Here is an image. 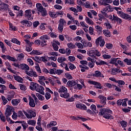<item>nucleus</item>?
<instances>
[{
    "mask_svg": "<svg viewBox=\"0 0 131 131\" xmlns=\"http://www.w3.org/2000/svg\"><path fill=\"white\" fill-rule=\"evenodd\" d=\"M30 55H41V53L38 50H33L31 53Z\"/></svg>",
    "mask_w": 131,
    "mask_h": 131,
    "instance_id": "nucleus-28",
    "label": "nucleus"
},
{
    "mask_svg": "<svg viewBox=\"0 0 131 131\" xmlns=\"http://www.w3.org/2000/svg\"><path fill=\"white\" fill-rule=\"evenodd\" d=\"M98 99H100V104H104V105H106V101H107V98L102 95H100L98 96Z\"/></svg>",
    "mask_w": 131,
    "mask_h": 131,
    "instance_id": "nucleus-11",
    "label": "nucleus"
},
{
    "mask_svg": "<svg viewBox=\"0 0 131 131\" xmlns=\"http://www.w3.org/2000/svg\"><path fill=\"white\" fill-rule=\"evenodd\" d=\"M24 59V54L23 53L19 54L17 56V60L21 61Z\"/></svg>",
    "mask_w": 131,
    "mask_h": 131,
    "instance_id": "nucleus-37",
    "label": "nucleus"
},
{
    "mask_svg": "<svg viewBox=\"0 0 131 131\" xmlns=\"http://www.w3.org/2000/svg\"><path fill=\"white\" fill-rule=\"evenodd\" d=\"M12 118L15 120V119H17V118H18V114H17V113L14 112L13 113V115L12 116Z\"/></svg>",
    "mask_w": 131,
    "mask_h": 131,
    "instance_id": "nucleus-53",
    "label": "nucleus"
},
{
    "mask_svg": "<svg viewBox=\"0 0 131 131\" xmlns=\"http://www.w3.org/2000/svg\"><path fill=\"white\" fill-rule=\"evenodd\" d=\"M89 33L91 35H93V34H94V28L92 27L89 28Z\"/></svg>",
    "mask_w": 131,
    "mask_h": 131,
    "instance_id": "nucleus-64",
    "label": "nucleus"
},
{
    "mask_svg": "<svg viewBox=\"0 0 131 131\" xmlns=\"http://www.w3.org/2000/svg\"><path fill=\"white\" fill-rule=\"evenodd\" d=\"M8 10H9V5L5 3H2V5L0 6L1 12H7Z\"/></svg>",
    "mask_w": 131,
    "mask_h": 131,
    "instance_id": "nucleus-8",
    "label": "nucleus"
},
{
    "mask_svg": "<svg viewBox=\"0 0 131 131\" xmlns=\"http://www.w3.org/2000/svg\"><path fill=\"white\" fill-rule=\"evenodd\" d=\"M103 33L106 37H110V36H111V33H110V31L107 30H103Z\"/></svg>",
    "mask_w": 131,
    "mask_h": 131,
    "instance_id": "nucleus-23",
    "label": "nucleus"
},
{
    "mask_svg": "<svg viewBox=\"0 0 131 131\" xmlns=\"http://www.w3.org/2000/svg\"><path fill=\"white\" fill-rule=\"evenodd\" d=\"M32 59H33V60H34L35 62H38V63H39V62H40V57H38V56L33 57H32Z\"/></svg>",
    "mask_w": 131,
    "mask_h": 131,
    "instance_id": "nucleus-43",
    "label": "nucleus"
},
{
    "mask_svg": "<svg viewBox=\"0 0 131 131\" xmlns=\"http://www.w3.org/2000/svg\"><path fill=\"white\" fill-rule=\"evenodd\" d=\"M25 41L26 42L27 45L29 46V47H31L32 45H33V42H30L28 39H25Z\"/></svg>",
    "mask_w": 131,
    "mask_h": 131,
    "instance_id": "nucleus-51",
    "label": "nucleus"
},
{
    "mask_svg": "<svg viewBox=\"0 0 131 131\" xmlns=\"http://www.w3.org/2000/svg\"><path fill=\"white\" fill-rule=\"evenodd\" d=\"M67 59L65 57H58L57 61L58 63H63V62L66 61Z\"/></svg>",
    "mask_w": 131,
    "mask_h": 131,
    "instance_id": "nucleus-35",
    "label": "nucleus"
},
{
    "mask_svg": "<svg viewBox=\"0 0 131 131\" xmlns=\"http://www.w3.org/2000/svg\"><path fill=\"white\" fill-rule=\"evenodd\" d=\"M58 92L60 93L61 98L68 99V98L70 97V94L67 93V89L64 86H61Z\"/></svg>",
    "mask_w": 131,
    "mask_h": 131,
    "instance_id": "nucleus-2",
    "label": "nucleus"
},
{
    "mask_svg": "<svg viewBox=\"0 0 131 131\" xmlns=\"http://www.w3.org/2000/svg\"><path fill=\"white\" fill-rule=\"evenodd\" d=\"M95 76H96V77H104V75L101 73V72L96 71L95 72Z\"/></svg>",
    "mask_w": 131,
    "mask_h": 131,
    "instance_id": "nucleus-22",
    "label": "nucleus"
},
{
    "mask_svg": "<svg viewBox=\"0 0 131 131\" xmlns=\"http://www.w3.org/2000/svg\"><path fill=\"white\" fill-rule=\"evenodd\" d=\"M55 125H57V122L53 121L51 122L49 124L47 125L48 128H50L51 126H54Z\"/></svg>",
    "mask_w": 131,
    "mask_h": 131,
    "instance_id": "nucleus-32",
    "label": "nucleus"
},
{
    "mask_svg": "<svg viewBox=\"0 0 131 131\" xmlns=\"http://www.w3.org/2000/svg\"><path fill=\"white\" fill-rule=\"evenodd\" d=\"M11 42H13L14 43H16V45H20L21 42H20V41L18 40V39H16V38H13L11 40Z\"/></svg>",
    "mask_w": 131,
    "mask_h": 131,
    "instance_id": "nucleus-40",
    "label": "nucleus"
},
{
    "mask_svg": "<svg viewBox=\"0 0 131 131\" xmlns=\"http://www.w3.org/2000/svg\"><path fill=\"white\" fill-rule=\"evenodd\" d=\"M124 62L126 63L127 65H131V59L129 60L128 59L126 58L124 60Z\"/></svg>",
    "mask_w": 131,
    "mask_h": 131,
    "instance_id": "nucleus-61",
    "label": "nucleus"
},
{
    "mask_svg": "<svg viewBox=\"0 0 131 131\" xmlns=\"http://www.w3.org/2000/svg\"><path fill=\"white\" fill-rule=\"evenodd\" d=\"M38 85V84L32 82L30 83V89L32 91H35H35H36V89L37 88Z\"/></svg>",
    "mask_w": 131,
    "mask_h": 131,
    "instance_id": "nucleus-15",
    "label": "nucleus"
},
{
    "mask_svg": "<svg viewBox=\"0 0 131 131\" xmlns=\"http://www.w3.org/2000/svg\"><path fill=\"white\" fill-rule=\"evenodd\" d=\"M85 8L86 9H92V6L89 2H86L85 5Z\"/></svg>",
    "mask_w": 131,
    "mask_h": 131,
    "instance_id": "nucleus-47",
    "label": "nucleus"
},
{
    "mask_svg": "<svg viewBox=\"0 0 131 131\" xmlns=\"http://www.w3.org/2000/svg\"><path fill=\"white\" fill-rule=\"evenodd\" d=\"M103 11H105V12H113V8L110 5H108V6L103 9Z\"/></svg>",
    "mask_w": 131,
    "mask_h": 131,
    "instance_id": "nucleus-18",
    "label": "nucleus"
},
{
    "mask_svg": "<svg viewBox=\"0 0 131 131\" xmlns=\"http://www.w3.org/2000/svg\"><path fill=\"white\" fill-rule=\"evenodd\" d=\"M100 3L101 4V5L104 6V7H106V6H109V4H108V3L106 0H101Z\"/></svg>",
    "mask_w": 131,
    "mask_h": 131,
    "instance_id": "nucleus-42",
    "label": "nucleus"
},
{
    "mask_svg": "<svg viewBox=\"0 0 131 131\" xmlns=\"http://www.w3.org/2000/svg\"><path fill=\"white\" fill-rule=\"evenodd\" d=\"M0 119H1V120H2L3 121V122H6V118L5 117V116H4V114H3V113H2L0 115Z\"/></svg>",
    "mask_w": 131,
    "mask_h": 131,
    "instance_id": "nucleus-44",
    "label": "nucleus"
},
{
    "mask_svg": "<svg viewBox=\"0 0 131 131\" xmlns=\"http://www.w3.org/2000/svg\"><path fill=\"white\" fill-rule=\"evenodd\" d=\"M36 96L40 101H43L45 100V97L39 93H36Z\"/></svg>",
    "mask_w": 131,
    "mask_h": 131,
    "instance_id": "nucleus-31",
    "label": "nucleus"
},
{
    "mask_svg": "<svg viewBox=\"0 0 131 131\" xmlns=\"http://www.w3.org/2000/svg\"><path fill=\"white\" fill-rule=\"evenodd\" d=\"M29 100V104L30 106V107H32V108H34V107H35V102L34 101V99L32 98L31 96H30Z\"/></svg>",
    "mask_w": 131,
    "mask_h": 131,
    "instance_id": "nucleus-14",
    "label": "nucleus"
},
{
    "mask_svg": "<svg viewBox=\"0 0 131 131\" xmlns=\"http://www.w3.org/2000/svg\"><path fill=\"white\" fill-rule=\"evenodd\" d=\"M91 109L95 113V114H97V113H98V111H97V107H96V105L95 104H92L91 106Z\"/></svg>",
    "mask_w": 131,
    "mask_h": 131,
    "instance_id": "nucleus-27",
    "label": "nucleus"
},
{
    "mask_svg": "<svg viewBox=\"0 0 131 131\" xmlns=\"http://www.w3.org/2000/svg\"><path fill=\"white\" fill-rule=\"evenodd\" d=\"M33 25L34 28H36L38 25H39V21L36 20L33 23Z\"/></svg>",
    "mask_w": 131,
    "mask_h": 131,
    "instance_id": "nucleus-60",
    "label": "nucleus"
},
{
    "mask_svg": "<svg viewBox=\"0 0 131 131\" xmlns=\"http://www.w3.org/2000/svg\"><path fill=\"white\" fill-rule=\"evenodd\" d=\"M67 46L69 49H75L76 48L75 45L71 42L68 43Z\"/></svg>",
    "mask_w": 131,
    "mask_h": 131,
    "instance_id": "nucleus-41",
    "label": "nucleus"
},
{
    "mask_svg": "<svg viewBox=\"0 0 131 131\" xmlns=\"http://www.w3.org/2000/svg\"><path fill=\"white\" fill-rule=\"evenodd\" d=\"M45 98L46 99V100H49L50 99V98H51V94H50V93H46L45 94Z\"/></svg>",
    "mask_w": 131,
    "mask_h": 131,
    "instance_id": "nucleus-62",
    "label": "nucleus"
},
{
    "mask_svg": "<svg viewBox=\"0 0 131 131\" xmlns=\"http://www.w3.org/2000/svg\"><path fill=\"white\" fill-rule=\"evenodd\" d=\"M112 21H117V22H119V23H121L122 22L121 19L119 18L118 17H117L114 15H113V18L112 19Z\"/></svg>",
    "mask_w": 131,
    "mask_h": 131,
    "instance_id": "nucleus-26",
    "label": "nucleus"
},
{
    "mask_svg": "<svg viewBox=\"0 0 131 131\" xmlns=\"http://www.w3.org/2000/svg\"><path fill=\"white\" fill-rule=\"evenodd\" d=\"M20 89L21 91H26V86L24 84H19Z\"/></svg>",
    "mask_w": 131,
    "mask_h": 131,
    "instance_id": "nucleus-56",
    "label": "nucleus"
},
{
    "mask_svg": "<svg viewBox=\"0 0 131 131\" xmlns=\"http://www.w3.org/2000/svg\"><path fill=\"white\" fill-rule=\"evenodd\" d=\"M20 101L19 99H13L11 101V103L13 106H17L20 103Z\"/></svg>",
    "mask_w": 131,
    "mask_h": 131,
    "instance_id": "nucleus-19",
    "label": "nucleus"
},
{
    "mask_svg": "<svg viewBox=\"0 0 131 131\" xmlns=\"http://www.w3.org/2000/svg\"><path fill=\"white\" fill-rule=\"evenodd\" d=\"M118 71H119V69L118 67L117 68H113L112 69L111 74L113 75H116L117 74V73H118Z\"/></svg>",
    "mask_w": 131,
    "mask_h": 131,
    "instance_id": "nucleus-24",
    "label": "nucleus"
},
{
    "mask_svg": "<svg viewBox=\"0 0 131 131\" xmlns=\"http://www.w3.org/2000/svg\"><path fill=\"white\" fill-rule=\"evenodd\" d=\"M28 124H29V125H33V126H35V124H36V121L34 120H29L28 121Z\"/></svg>",
    "mask_w": 131,
    "mask_h": 131,
    "instance_id": "nucleus-29",
    "label": "nucleus"
},
{
    "mask_svg": "<svg viewBox=\"0 0 131 131\" xmlns=\"http://www.w3.org/2000/svg\"><path fill=\"white\" fill-rule=\"evenodd\" d=\"M26 74L29 76H31V77H32L33 76L34 77H37V74L33 71V70H31L30 71L27 72Z\"/></svg>",
    "mask_w": 131,
    "mask_h": 131,
    "instance_id": "nucleus-13",
    "label": "nucleus"
},
{
    "mask_svg": "<svg viewBox=\"0 0 131 131\" xmlns=\"http://www.w3.org/2000/svg\"><path fill=\"white\" fill-rule=\"evenodd\" d=\"M96 46H99L100 47H103L105 46V40L103 38L102 36H99L97 39L95 41Z\"/></svg>",
    "mask_w": 131,
    "mask_h": 131,
    "instance_id": "nucleus-5",
    "label": "nucleus"
},
{
    "mask_svg": "<svg viewBox=\"0 0 131 131\" xmlns=\"http://www.w3.org/2000/svg\"><path fill=\"white\" fill-rule=\"evenodd\" d=\"M82 42V43H83V46H84V47L85 48H88V47H89V48H92L93 45L92 44V43L91 42L88 41H81Z\"/></svg>",
    "mask_w": 131,
    "mask_h": 131,
    "instance_id": "nucleus-16",
    "label": "nucleus"
},
{
    "mask_svg": "<svg viewBox=\"0 0 131 131\" xmlns=\"http://www.w3.org/2000/svg\"><path fill=\"white\" fill-rule=\"evenodd\" d=\"M117 61V58H111L110 61V64H115Z\"/></svg>",
    "mask_w": 131,
    "mask_h": 131,
    "instance_id": "nucleus-55",
    "label": "nucleus"
},
{
    "mask_svg": "<svg viewBox=\"0 0 131 131\" xmlns=\"http://www.w3.org/2000/svg\"><path fill=\"white\" fill-rule=\"evenodd\" d=\"M7 59H8V60H9L10 61H12V62H16V58H15L14 57H11L10 55L7 56Z\"/></svg>",
    "mask_w": 131,
    "mask_h": 131,
    "instance_id": "nucleus-38",
    "label": "nucleus"
},
{
    "mask_svg": "<svg viewBox=\"0 0 131 131\" xmlns=\"http://www.w3.org/2000/svg\"><path fill=\"white\" fill-rule=\"evenodd\" d=\"M13 110H14V107L10 105H7V107L6 108L5 111V116H11Z\"/></svg>",
    "mask_w": 131,
    "mask_h": 131,
    "instance_id": "nucleus-6",
    "label": "nucleus"
},
{
    "mask_svg": "<svg viewBox=\"0 0 131 131\" xmlns=\"http://www.w3.org/2000/svg\"><path fill=\"white\" fill-rule=\"evenodd\" d=\"M85 21L86 23H88L90 25H93L94 24V21L92 20V19H90L89 17H86L85 18Z\"/></svg>",
    "mask_w": 131,
    "mask_h": 131,
    "instance_id": "nucleus-36",
    "label": "nucleus"
},
{
    "mask_svg": "<svg viewBox=\"0 0 131 131\" xmlns=\"http://www.w3.org/2000/svg\"><path fill=\"white\" fill-rule=\"evenodd\" d=\"M50 37L48 36V35H45L40 37V39L45 40V39H49Z\"/></svg>",
    "mask_w": 131,
    "mask_h": 131,
    "instance_id": "nucleus-58",
    "label": "nucleus"
},
{
    "mask_svg": "<svg viewBox=\"0 0 131 131\" xmlns=\"http://www.w3.org/2000/svg\"><path fill=\"white\" fill-rule=\"evenodd\" d=\"M75 46H77L78 49H83V45H82V44H81V43L80 42H79V43L76 42Z\"/></svg>",
    "mask_w": 131,
    "mask_h": 131,
    "instance_id": "nucleus-52",
    "label": "nucleus"
},
{
    "mask_svg": "<svg viewBox=\"0 0 131 131\" xmlns=\"http://www.w3.org/2000/svg\"><path fill=\"white\" fill-rule=\"evenodd\" d=\"M70 118H71L72 120H79V116H76V117L71 116L70 117Z\"/></svg>",
    "mask_w": 131,
    "mask_h": 131,
    "instance_id": "nucleus-59",
    "label": "nucleus"
},
{
    "mask_svg": "<svg viewBox=\"0 0 131 131\" xmlns=\"http://www.w3.org/2000/svg\"><path fill=\"white\" fill-rule=\"evenodd\" d=\"M74 97L75 99H82V98H83V95L81 94L80 95H78L77 94H75L74 95Z\"/></svg>",
    "mask_w": 131,
    "mask_h": 131,
    "instance_id": "nucleus-45",
    "label": "nucleus"
},
{
    "mask_svg": "<svg viewBox=\"0 0 131 131\" xmlns=\"http://www.w3.org/2000/svg\"><path fill=\"white\" fill-rule=\"evenodd\" d=\"M51 45L54 50V51H58V50H59V46L56 44H54L53 43H51Z\"/></svg>",
    "mask_w": 131,
    "mask_h": 131,
    "instance_id": "nucleus-46",
    "label": "nucleus"
},
{
    "mask_svg": "<svg viewBox=\"0 0 131 131\" xmlns=\"http://www.w3.org/2000/svg\"><path fill=\"white\" fill-rule=\"evenodd\" d=\"M36 8L37 9V11L41 13V16H42V17H45V16L48 15L47 10L46 8H43L42 5H41L40 3H37L36 4Z\"/></svg>",
    "mask_w": 131,
    "mask_h": 131,
    "instance_id": "nucleus-3",
    "label": "nucleus"
},
{
    "mask_svg": "<svg viewBox=\"0 0 131 131\" xmlns=\"http://www.w3.org/2000/svg\"><path fill=\"white\" fill-rule=\"evenodd\" d=\"M98 20H99V21H103V19H105V17L104 16V15L101 14H98Z\"/></svg>",
    "mask_w": 131,
    "mask_h": 131,
    "instance_id": "nucleus-63",
    "label": "nucleus"
},
{
    "mask_svg": "<svg viewBox=\"0 0 131 131\" xmlns=\"http://www.w3.org/2000/svg\"><path fill=\"white\" fill-rule=\"evenodd\" d=\"M49 15H50V17H51V18H54V19H55V18H57V17H58L57 15V13H56V12H50Z\"/></svg>",
    "mask_w": 131,
    "mask_h": 131,
    "instance_id": "nucleus-33",
    "label": "nucleus"
},
{
    "mask_svg": "<svg viewBox=\"0 0 131 131\" xmlns=\"http://www.w3.org/2000/svg\"><path fill=\"white\" fill-rule=\"evenodd\" d=\"M122 101H123V102H122V106H124V107L125 106H127V104H126V102H127V101H128V99L126 98V99L122 100Z\"/></svg>",
    "mask_w": 131,
    "mask_h": 131,
    "instance_id": "nucleus-50",
    "label": "nucleus"
},
{
    "mask_svg": "<svg viewBox=\"0 0 131 131\" xmlns=\"http://www.w3.org/2000/svg\"><path fill=\"white\" fill-rule=\"evenodd\" d=\"M99 113V115H102L106 119H113V116L111 114H112V111L111 110L106 108H101Z\"/></svg>",
    "mask_w": 131,
    "mask_h": 131,
    "instance_id": "nucleus-1",
    "label": "nucleus"
},
{
    "mask_svg": "<svg viewBox=\"0 0 131 131\" xmlns=\"http://www.w3.org/2000/svg\"><path fill=\"white\" fill-rule=\"evenodd\" d=\"M36 92L38 93H40L41 95H45V88L42 87V86L38 84V86H37V89H36Z\"/></svg>",
    "mask_w": 131,
    "mask_h": 131,
    "instance_id": "nucleus-10",
    "label": "nucleus"
},
{
    "mask_svg": "<svg viewBox=\"0 0 131 131\" xmlns=\"http://www.w3.org/2000/svg\"><path fill=\"white\" fill-rule=\"evenodd\" d=\"M0 47L2 50V52L3 53H6V51H7V47H6V46H5V45L2 41H0Z\"/></svg>",
    "mask_w": 131,
    "mask_h": 131,
    "instance_id": "nucleus-20",
    "label": "nucleus"
},
{
    "mask_svg": "<svg viewBox=\"0 0 131 131\" xmlns=\"http://www.w3.org/2000/svg\"><path fill=\"white\" fill-rule=\"evenodd\" d=\"M6 116L7 121L9 122L10 123H14V122H13V121L11 120V118L9 117L10 116Z\"/></svg>",
    "mask_w": 131,
    "mask_h": 131,
    "instance_id": "nucleus-57",
    "label": "nucleus"
},
{
    "mask_svg": "<svg viewBox=\"0 0 131 131\" xmlns=\"http://www.w3.org/2000/svg\"><path fill=\"white\" fill-rule=\"evenodd\" d=\"M67 84L68 85H69V86H71V88H72V86H75V85L77 84V82H76V81L74 80H69L68 81Z\"/></svg>",
    "mask_w": 131,
    "mask_h": 131,
    "instance_id": "nucleus-17",
    "label": "nucleus"
},
{
    "mask_svg": "<svg viewBox=\"0 0 131 131\" xmlns=\"http://www.w3.org/2000/svg\"><path fill=\"white\" fill-rule=\"evenodd\" d=\"M25 16L27 18L28 20H31L32 19L31 10H27L25 11Z\"/></svg>",
    "mask_w": 131,
    "mask_h": 131,
    "instance_id": "nucleus-12",
    "label": "nucleus"
},
{
    "mask_svg": "<svg viewBox=\"0 0 131 131\" xmlns=\"http://www.w3.org/2000/svg\"><path fill=\"white\" fill-rule=\"evenodd\" d=\"M120 124L123 127H126V125H127V122H125V121H122L120 122Z\"/></svg>",
    "mask_w": 131,
    "mask_h": 131,
    "instance_id": "nucleus-48",
    "label": "nucleus"
},
{
    "mask_svg": "<svg viewBox=\"0 0 131 131\" xmlns=\"http://www.w3.org/2000/svg\"><path fill=\"white\" fill-rule=\"evenodd\" d=\"M121 18L123 19H125V20H131V17L129 15L126 13H123V15H122Z\"/></svg>",
    "mask_w": 131,
    "mask_h": 131,
    "instance_id": "nucleus-21",
    "label": "nucleus"
},
{
    "mask_svg": "<svg viewBox=\"0 0 131 131\" xmlns=\"http://www.w3.org/2000/svg\"><path fill=\"white\" fill-rule=\"evenodd\" d=\"M95 54H96L95 50H91L90 51L89 56L90 57H93L94 59H97V57H96V56H95Z\"/></svg>",
    "mask_w": 131,
    "mask_h": 131,
    "instance_id": "nucleus-25",
    "label": "nucleus"
},
{
    "mask_svg": "<svg viewBox=\"0 0 131 131\" xmlns=\"http://www.w3.org/2000/svg\"><path fill=\"white\" fill-rule=\"evenodd\" d=\"M1 98H2V100L3 101V105H6V104H7V103H8V100H7V98H6V97L4 96H2L1 97Z\"/></svg>",
    "mask_w": 131,
    "mask_h": 131,
    "instance_id": "nucleus-39",
    "label": "nucleus"
},
{
    "mask_svg": "<svg viewBox=\"0 0 131 131\" xmlns=\"http://www.w3.org/2000/svg\"><path fill=\"white\" fill-rule=\"evenodd\" d=\"M63 28H64V26L59 24L58 30L59 31H60V32H62L63 31Z\"/></svg>",
    "mask_w": 131,
    "mask_h": 131,
    "instance_id": "nucleus-49",
    "label": "nucleus"
},
{
    "mask_svg": "<svg viewBox=\"0 0 131 131\" xmlns=\"http://www.w3.org/2000/svg\"><path fill=\"white\" fill-rule=\"evenodd\" d=\"M61 24V25H62V26H65L66 24H67V22L65 21V19L64 18H60L59 19V24Z\"/></svg>",
    "mask_w": 131,
    "mask_h": 131,
    "instance_id": "nucleus-30",
    "label": "nucleus"
},
{
    "mask_svg": "<svg viewBox=\"0 0 131 131\" xmlns=\"http://www.w3.org/2000/svg\"><path fill=\"white\" fill-rule=\"evenodd\" d=\"M23 111L25 115L26 116L27 118H29L30 119H31L32 118L36 116V113L31 110H27V112H25V111Z\"/></svg>",
    "mask_w": 131,
    "mask_h": 131,
    "instance_id": "nucleus-4",
    "label": "nucleus"
},
{
    "mask_svg": "<svg viewBox=\"0 0 131 131\" xmlns=\"http://www.w3.org/2000/svg\"><path fill=\"white\" fill-rule=\"evenodd\" d=\"M63 72H64V71L62 70H56L55 71V73L56 74H58V75H61V74H62V73H63Z\"/></svg>",
    "mask_w": 131,
    "mask_h": 131,
    "instance_id": "nucleus-54",
    "label": "nucleus"
},
{
    "mask_svg": "<svg viewBox=\"0 0 131 131\" xmlns=\"http://www.w3.org/2000/svg\"><path fill=\"white\" fill-rule=\"evenodd\" d=\"M19 69H21V70H24V71H25L26 73H27V72L29 71L30 68L28 65L25 63H21Z\"/></svg>",
    "mask_w": 131,
    "mask_h": 131,
    "instance_id": "nucleus-9",
    "label": "nucleus"
},
{
    "mask_svg": "<svg viewBox=\"0 0 131 131\" xmlns=\"http://www.w3.org/2000/svg\"><path fill=\"white\" fill-rule=\"evenodd\" d=\"M14 79L18 81V82H22L23 81V78L19 76H16L14 77Z\"/></svg>",
    "mask_w": 131,
    "mask_h": 131,
    "instance_id": "nucleus-34",
    "label": "nucleus"
},
{
    "mask_svg": "<svg viewBox=\"0 0 131 131\" xmlns=\"http://www.w3.org/2000/svg\"><path fill=\"white\" fill-rule=\"evenodd\" d=\"M88 83H90V84H93L95 86V88L96 89H99L100 90H102V86H101V83H98V82H96L95 81H92L89 80L88 81Z\"/></svg>",
    "mask_w": 131,
    "mask_h": 131,
    "instance_id": "nucleus-7",
    "label": "nucleus"
}]
</instances>
